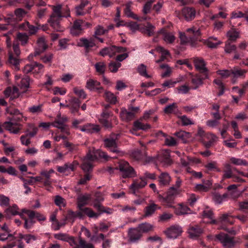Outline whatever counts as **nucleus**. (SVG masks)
<instances>
[{"label": "nucleus", "instance_id": "obj_1", "mask_svg": "<svg viewBox=\"0 0 248 248\" xmlns=\"http://www.w3.org/2000/svg\"><path fill=\"white\" fill-rule=\"evenodd\" d=\"M98 157L108 160V157L105 152L101 150H95L94 148L89 150L88 153L83 159V163L81 165L82 169L86 173L78 182L79 184H85L87 181L91 179L92 176L90 172L92 171L93 161Z\"/></svg>", "mask_w": 248, "mask_h": 248}, {"label": "nucleus", "instance_id": "obj_2", "mask_svg": "<svg viewBox=\"0 0 248 248\" xmlns=\"http://www.w3.org/2000/svg\"><path fill=\"white\" fill-rule=\"evenodd\" d=\"M53 13L51 15L50 18L48 20L50 26L57 31H63L64 28L62 27L60 24V21L62 17H67L70 16L69 9L66 7L65 15L62 13V5L52 6Z\"/></svg>", "mask_w": 248, "mask_h": 248}, {"label": "nucleus", "instance_id": "obj_3", "mask_svg": "<svg viewBox=\"0 0 248 248\" xmlns=\"http://www.w3.org/2000/svg\"><path fill=\"white\" fill-rule=\"evenodd\" d=\"M23 115L21 113L17 116L8 118L9 121L5 122L2 124V126L10 133L17 134L22 127V125L18 123L22 121Z\"/></svg>", "mask_w": 248, "mask_h": 248}, {"label": "nucleus", "instance_id": "obj_4", "mask_svg": "<svg viewBox=\"0 0 248 248\" xmlns=\"http://www.w3.org/2000/svg\"><path fill=\"white\" fill-rule=\"evenodd\" d=\"M182 192V190L181 188H175L174 186H171L167 191L165 197L159 194L158 198L164 205L169 207H172L175 197L180 195Z\"/></svg>", "mask_w": 248, "mask_h": 248}, {"label": "nucleus", "instance_id": "obj_5", "mask_svg": "<svg viewBox=\"0 0 248 248\" xmlns=\"http://www.w3.org/2000/svg\"><path fill=\"white\" fill-rule=\"evenodd\" d=\"M189 36H186L185 33L180 32V39L182 44L189 43L192 47L196 46L197 42L199 40V37L201 33L199 30H195L194 28H189L186 31Z\"/></svg>", "mask_w": 248, "mask_h": 248}, {"label": "nucleus", "instance_id": "obj_6", "mask_svg": "<svg viewBox=\"0 0 248 248\" xmlns=\"http://www.w3.org/2000/svg\"><path fill=\"white\" fill-rule=\"evenodd\" d=\"M90 198L91 196L89 194L79 195L77 199L78 208L79 210L83 211L89 217L97 218L100 216V214L94 212L89 208L84 207L88 204Z\"/></svg>", "mask_w": 248, "mask_h": 248}, {"label": "nucleus", "instance_id": "obj_7", "mask_svg": "<svg viewBox=\"0 0 248 248\" xmlns=\"http://www.w3.org/2000/svg\"><path fill=\"white\" fill-rule=\"evenodd\" d=\"M114 169L118 170L121 173L122 176L124 178L134 177L136 176V172L129 163L125 160H120Z\"/></svg>", "mask_w": 248, "mask_h": 248}, {"label": "nucleus", "instance_id": "obj_8", "mask_svg": "<svg viewBox=\"0 0 248 248\" xmlns=\"http://www.w3.org/2000/svg\"><path fill=\"white\" fill-rule=\"evenodd\" d=\"M68 120V119L66 116H63L61 117V114H59L57 115L55 120L53 123H51V125L60 129L62 132L69 135L70 133L69 126L65 124Z\"/></svg>", "mask_w": 248, "mask_h": 248}, {"label": "nucleus", "instance_id": "obj_9", "mask_svg": "<svg viewBox=\"0 0 248 248\" xmlns=\"http://www.w3.org/2000/svg\"><path fill=\"white\" fill-rule=\"evenodd\" d=\"M115 138L110 137L104 140L105 146L107 148L110 152L116 153L118 155L122 156L124 153L120 150L117 147L116 140H117V136H114Z\"/></svg>", "mask_w": 248, "mask_h": 248}, {"label": "nucleus", "instance_id": "obj_10", "mask_svg": "<svg viewBox=\"0 0 248 248\" xmlns=\"http://www.w3.org/2000/svg\"><path fill=\"white\" fill-rule=\"evenodd\" d=\"M193 62L196 70L205 76V78H209V70L206 67L204 60L202 58L196 57L194 58Z\"/></svg>", "mask_w": 248, "mask_h": 248}, {"label": "nucleus", "instance_id": "obj_11", "mask_svg": "<svg viewBox=\"0 0 248 248\" xmlns=\"http://www.w3.org/2000/svg\"><path fill=\"white\" fill-rule=\"evenodd\" d=\"M140 109L139 107H129L128 109L122 108L120 112V117L124 121H129L134 118L135 114Z\"/></svg>", "mask_w": 248, "mask_h": 248}, {"label": "nucleus", "instance_id": "obj_12", "mask_svg": "<svg viewBox=\"0 0 248 248\" xmlns=\"http://www.w3.org/2000/svg\"><path fill=\"white\" fill-rule=\"evenodd\" d=\"M103 201L104 197L102 194L100 192L96 193L93 206L99 212L98 214H100V215L103 213H109L101 204V202Z\"/></svg>", "mask_w": 248, "mask_h": 248}, {"label": "nucleus", "instance_id": "obj_13", "mask_svg": "<svg viewBox=\"0 0 248 248\" xmlns=\"http://www.w3.org/2000/svg\"><path fill=\"white\" fill-rule=\"evenodd\" d=\"M146 185V180L143 177H140L139 179H135L129 186L130 192L134 195H137L139 190L143 188Z\"/></svg>", "mask_w": 248, "mask_h": 248}, {"label": "nucleus", "instance_id": "obj_14", "mask_svg": "<svg viewBox=\"0 0 248 248\" xmlns=\"http://www.w3.org/2000/svg\"><path fill=\"white\" fill-rule=\"evenodd\" d=\"M216 238L222 244L224 248H233L234 246L233 238L227 234L220 233L216 235Z\"/></svg>", "mask_w": 248, "mask_h": 248}, {"label": "nucleus", "instance_id": "obj_15", "mask_svg": "<svg viewBox=\"0 0 248 248\" xmlns=\"http://www.w3.org/2000/svg\"><path fill=\"white\" fill-rule=\"evenodd\" d=\"M182 232V227L178 225H172L165 231L167 237L171 239L176 238L181 234Z\"/></svg>", "mask_w": 248, "mask_h": 248}, {"label": "nucleus", "instance_id": "obj_16", "mask_svg": "<svg viewBox=\"0 0 248 248\" xmlns=\"http://www.w3.org/2000/svg\"><path fill=\"white\" fill-rule=\"evenodd\" d=\"M81 102L78 98L76 97H71L69 100V104L66 105L65 107L69 108L71 113L75 115L77 113L78 115L80 114L79 113V108L80 106Z\"/></svg>", "mask_w": 248, "mask_h": 248}, {"label": "nucleus", "instance_id": "obj_17", "mask_svg": "<svg viewBox=\"0 0 248 248\" xmlns=\"http://www.w3.org/2000/svg\"><path fill=\"white\" fill-rule=\"evenodd\" d=\"M231 74L232 75L231 81L232 84H235L237 82L238 78H244L247 71L244 69H241L238 67H234L231 69Z\"/></svg>", "mask_w": 248, "mask_h": 248}, {"label": "nucleus", "instance_id": "obj_18", "mask_svg": "<svg viewBox=\"0 0 248 248\" xmlns=\"http://www.w3.org/2000/svg\"><path fill=\"white\" fill-rule=\"evenodd\" d=\"M80 46L85 47L86 52H89L90 48L96 45L95 37H91L89 38H81L80 39Z\"/></svg>", "mask_w": 248, "mask_h": 248}, {"label": "nucleus", "instance_id": "obj_19", "mask_svg": "<svg viewBox=\"0 0 248 248\" xmlns=\"http://www.w3.org/2000/svg\"><path fill=\"white\" fill-rule=\"evenodd\" d=\"M37 47L36 48L33 56H36L44 52L47 48V45L46 43L45 38H39L37 40ZM33 55H30V57H32Z\"/></svg>", "mask_w": 248, "mask_h": 248}, {"label": "nucleus", "instance_id": "obj_20", "mask_svg": "<svg viewBox=\"0 0 248 248\" xmlns=\"http://www.w3.org/2000/svg\"><path fill=\"white\" fill-rule=\"evenodd\" d=\"M187 232L190 238L197 239L203 233V230L198 225L190 226Z\"/></svg>", "mask_w": 248, "mask_h": 248}, {"label": "nucleus", "instance_id": "obj_21", "mask_svg": "<svg viewBox=\"0 0 248 248\" xmlns=\"http://www.w3.org/2000/svg\"><path fill=\"white\" fill-rule=\"evenodd\" d=\"M142 234L139 229L137 227L130 228L128 231V237L130 242L134 243L139 240L141 237Z\"/></svg>", "mask_w": 248, "mask_h": 248}, {"label": "nucleus", "instance_id": "obj_22", "mask_svg": "<svg viewBox=\"0 0 248 248\" xmlns=\"http://www.w3.org/2000/svg\"><path fill=\"white\" fill-rule=\"evenodd\" d=\"M206 79L205 76L202 77L199 74L192 75L191 82L192 85L191 88L193 90L197 89L203 84V80Z\"/></svg>", "mask_w": 248, "mask_h": 248}, {"label": "nucleus", "instance_id": "obj_23", "mask_svg": "<svg viewBox=\"0 0 248 248\" xmlns=\"http://www.w3.org/2000/svg\"><path fill=\"white\" fill-rule=\"evenodd\" d=\"M182 14L187 21L193 19L196 15V11L193 7H185L182 11Z\"/></svg>", "mask_w": 248, "mask_h": 248}, {"label": "nucleus", "instance_id": "obj_24", "mask_svg": "<svg viewBox=\"0 0 248 248\" xmlns=\"http://www.w3.org/2000/svg\"><path fill=\"white\" fill-rule=\"evenodd\" d=\"M157 33V34H162L163 40L168 43L171 44L175 39V37L172 33L167 32L164 29H161Z\"/></svg>", "mask_w": 248, "mask_h": 248}, {"label": "nucleus", "instance_id": "obj_25", "mask_svg": "<svg viewBox=\"0 0 248 248\" xmlns=\"http://www.w3.org/2000/svg\"><path fill=\"white\" fill-rule=\"evenodd\" d=\"M158 160L165 165H170L171 160L170 158V152L169 150H163L159 155Z\"/></svg>", "mask_w": 248, "mask_h": 248}, {"label": "nucleus", "instance_id": "obj_26", "mask_svg": "<svg viewBox=\"0 0 248 248\" xmlns=\"http://www.w3.org/2000/svg\"><path fill=\"white\" fill-rule=\"evenodd\" d=\"M171 177L167 172H162L158 176V182L161 186H166L170 184Z\"/></svg>", "mask_w": 248, "mask_h": 248}, {"label": "nucleus", "instance_id": "obj_27", "mask_svg": "<svg viewBox=\"0 0 248 248\" xmlns=\"http://www.w3.org/2000/svg\"><path fill=\"white\" fill-rule=\"evenodd\" d=\"M80 130L83 132L92 134L98 132L100 130V128L97 125L87 124L81 127Z\"/></svg>", "mask_w": 248, "mask_h": 248}, {"label": "nucleus", "instance_id": "obj_28", "mask_svg": "<svg viewBox=\"0 0 248 248\" xmlns=\"http://www.w3.org/2000/svg\"><path fill=\"white\" fill-rule=\"evenodd\" d=\"M155 27L149 22H147L144 27L140 28V31L148 36H151L155 34Z\"/></svg>", "mask_w": 248, "mask_h": 248}, {"label": "nucleus", "instance_id": "obj_29", "mask_svg": "<svg viewBox=\"0 0 248 248\" xmlns=\"http://www.w3.org/2000/svg\"><path fill=\"white\" fill-rule=\"evenodd\" d=\"M86 87L90 90H97L98 92L103 90L102 87L100 86V82L93 79H90L87 82Z\"/></svg>", "mask_w": 248, "mask_h": 248}, {"label": "nucleus", "instance_id": "obj_30", "mask_svg": "<svg viewBox=\"0 0 248 248\" xmlns=\"http://www.w3.org/2000/svg\"><path fill=\"white\" fill-rule=\"evenodd\" d=\"M89 3L87 0H81L80 4L75 8L76 13L77 16H83L86 14L85 11H83L84 8Z\"/></svg>", "mask_w": 248, "mask_h": 248}, {"label": "nucleus", "instance_id": "obj_31", "mask_svg": "<svg viewBox=\"0 0 248 248\" xmlns=\"http://www.w3.org/2000/svg\"><path fill=\"white\" fill-rule=\"evenodd\" d=\"M202 216L204 218H207L211 220L210 221H207V223L214 224L217 223V221L214 218L212 211L209 209L208 208L202 212Z\"/></svg>", "mask_w": 248, "mask_h": 248}, {"label": "nucleus", "instance_id": "obj_32", "mask_svg": "<svg viewBox=\"0 0 248 248\" xmlns=\"http://www.w3.org/2000/svg\"><path fill=\"white\" fill-rule=\"evenodd\" d=\"M224 169L223 170V178L224 179L231 178L233 176L232 170H233L231 165L229 163H226L224 165Z\"/></svg>", "mask_w": 248, "mask_h": 248}, {"label": "nucleus", "instance_id": "obj_33", "mask_svg": "<svg viewBox=\"0 0 248 248\" xmlns=\"http://www.w3.org/2000/svg\"><path fill=\"white\" fill-rule=\"evenodd\" d=\"M114 49H115V46L105 47L100 50L99 54L103 57L107 55H108L110 57H112L113 56L115 55Z\"/></svg>", "mask_w": 248, "mask_h": 248}, {"label": "nucleus", "instance_id": "obj_34", "mask_svg": "<svg viewBox=\"0 0 248 248\" xmlns=\"http://www.w3.org/2000/svg\"><path fill=\"white\" fill-rule=\"evenodd\" d=\"M157 208V205L155 203H152L147 206L144 209V216L147 217L152 216Z\"/></svg>", "mask_w": 248, "mask_h": 248}, {"label": "nucleus", "instance_id": "obj_35", "mask_svg": "<svg viewBox=\"0 0 248 248\" xmlns=\"http://www.w3.org/2000/svg\"><path fill=\"white\" fill-rule=\"evenodd\" d=\"M8 62L11 64L15 66V69L16 71L19 70V61L18 59L13 56V55L11 51H9V59Z\"/></svg>", "mask_w": 248, "mask_h": 248}, {"label": "nucleus", "instance_id": "obj_36", "mask_svg": "<svg viewBox=\"0 0 248 248\" xmlns=\"http://www.w3.org/2000/svg\"><path fill=\"white\" fill-rule=\"evenodd\" d=\"M140 232L142 233H147L153 229V226L148 223H143L139 225L137 227Z\"/></svg>", "mask_w": 248, "mask_h": 248}, {"label": "nucleus", "instance_id": "obj_37", "mask_svg": "<svg viewBox=\"0 0 248 248\" xmlns=\"http://www.w3.org/2000/svg\"><path fill=\"white\" fill-rule=\"evenodd\" d=\"M161 134L165 137V144L168 146H174L177 145V141L174 138L170 136H167L165 133L160 132Z\"/></svg>", "mask_w": 248, "mask_h": 248}, {"label": "nucleus", "instance_id": "obj_38", "mask_svg": "<svg viewBox=\"0 0 248 248\" xmlns=\"http://www.w3.org/2000/svg\"><path fill=\"white\" fill-rule=\"evenodd\" d=\"M16 38L21 42L22 46H25L28 43L29 36L25 33L18 32Z\"/></svg>", "mask_w": 248, "mask_h": 248}, {"label": "nucleus", "instance_id": "obj_39", "mask_svg": "<svg viewBox=\"0 0 248 248\" xmlns=\"http://www.w3.org/2000/svg\"><path fill=\"white\" fill-rule=\"evenodd\" d=\"M177 111V106L175 103L166 106L164 109V112L167 114L176 113Z\"/></svg>", "mask_w": 248, "mask_h": 248}, {"label": "nucleus", "instance_id": "obj_40", "mask_svg": "<svg viewBox=\"0 0 248 248\" xmlns=\"http://www.w3.org/2000/svg\"><path fill=\"white\" fill-rule=\"evenodd\" d=\"M83 23L81 20H76L74 22L72 28L71 30V33L76 35L77 33L75 31H80L81 30V25Z\"/></svg>", "mask_w": 248, "mask_h": 248}, {"label": "nucleus", "instance_id": "obj_41", "mask_svg": "<svg viewBox=\"0 0 248 248\" xmlns=\"http://www.w3.org/2000/svg\"><path fill=\"white\" fill-rule=\"evenodd\" d=\"M78 248H94V245L88 243L80 236L78 237Z\"/></svg>", "mask_w": 248, "mask_h": 248}, {"label": "nucleus", "instance_id": "obj_42", "mask_svg": "<svg viewBox=\"0 0 248 248\" xmlns=\"http://www.w3.org/2000/svg\"><path fill=\"white\" fill-rule=\"evenodd\" d=\"M134 126L136 130H145L150 128L151 126L148 124H144L139 121H137L134 123Z\"/></svg>", "mask_w": 248, "mask_h": 248}, {"label": "nucleus", "instance_id": "obj_43", "mask_svg": "<svg viewBox=\"0 0 248 248\" xmlns=\"http://www.w3.org/2000/svg\"><path fill=\"white\" fill-rule=\"evenodd\" d=\"M106 100L111 104H115L117 102L116 96L110 92H106L105 94Z\"/></svg>", "mask_w": 248, "mask_h": 248}, {"label": "nucleus", "instance_id": "obj_44", "mask_svg": "<svg viewBox=\"0 0 248 248\" xmlns=\"http://www.w3.org/2000/svg\"><path fill=\"white\" fill-rule=\"evenodd\" d=\"M205 167L209 170H215L217 172L221 171V170L217 167V163L216 161L208 162L205 165Z\"/></svg>", "mask_w": 248, "mask_h": 248}, {"label": "nucleus", "instance_id": "obj_45", "mask_svg": "<svg viewBox=\"0 0 248 248\" xmlns=\"http://www.w3.org/2000/svg\"><path fill=\"white\" fill-rule=\"evenodd\" d=\"M63 145L68 151L70 152L77 151L78 149L77 145L69 142L67 140H64L63 141Z\"/></svg>", "mask_w": 248, "mask_h": 248}, {"label": "nucleus", "instance_id": "obj_46", "mask_svg": "<svg viewBox=\"0 0 248 248\" xmlns=\"http://www.w3.org/2000/svg\"><path fill=\"white\" fill-rule=\"evenodd\" d=\"M231 162L235 165L247 166L248 163L246 160L240 158H237L232 157L230 158Z\"/></svg>", "mask_w": 248, "mask_h": 248}, {"label": "nucleus", "instance_id": "obj_47", "mask_svg": "<svg viewBox=\"0 0 248 248\" xmlns=\"http://www.w3.org/2000/svg\"><path fill=\"white\" fill-rule=\"evenodd\" d=\"M54 202L56 205L60 207H64L66 205L65 200L61 196L59 195L55 197Z\"/></svg>", "mask_w": 248, "mask_h": 248}, {"label": "nucleus", "instance_id": "obj_48", "mask_svg": "<svg viewBox=\"0 0 248 248\" xmlns=\"http://www.w3.org/2000/svg\"><path fill=\"white\" fill-rule=\"evenodd\" d=\"M138 71L140 75L145 77L147 78H151V76L147 73L146 66L143 64H141L138 66Z\"/></svg>", "mask_w": 248, "mask_h": 248}, {"label": "nucleus", "instance_id": "obj_49", "mask_svg": "<svg viewBox=\"0 0 248 248\" xmlns=\"http://www.w3.org/2000/svg\"><path fill=\"white\" fill-rule=\"evenodd\" d=\"M121 66V63L120 62H111L108 65V68L111 72L115 73Z\"/></svg>", "mask_w": 248, "mask_h": 248}, {"label": "nucleus", "instance_id": "obj_50", "mask_svg": "<svg viewBox=\"0 0 248 248\" xmlns=\"http://www.w3.org/2000/svg\"><path fill=\"white\" fill-rule=\"evenodd\" d=\"M231 70H219L217 71V74L220 75L223 78H226L232 75Z\"/></svg>", "mask_w": 248, "mask_h": 248}, {"label": "nucleus", "instance_id": "obj_51", "mask_svg": "<svg viewBox=\"0 0 248 248\" xmlns=\"http://www.w3.org/2000/svg\"><path fill=\"white\" fill-rule=\"evenodd\" d=\"M96 71L101 74H104L106 69V65L103 62H99L95 64Z\"/></svg>", "mask_w": 248, "mask_h": 248}, {"label": "nucleus", "instance_id": "obj_52", "mask_svg": "<svg viewBox=\"0 0 248 248\" xmlns=\"http://www.w3.org/2000/svg\"><path fill=\"white\" fill-rule=\"evenodd\" d=\"M74 93L77 95L79 98L85 99L86 97V94L83 89H79L78 87H75L73 89Z\"/></svg>", "mask_w": 248, "mask_h": 248}, {"label": "nucleus", "instance_id": "obj_53", "mask_svg": "<svg viewBox=\"0 0 248 248\" xmlns=\"http://www.w3.org/2000/svg\"><path fill=\"white\" fill-rule=\"evenodd\" d=\"M155 0H149L144 5L143 8V13L144 14H148L150 12L152 4L154 2Z\"/></svg>", "mask_w": 248, "mask_h": 248}, {"label": "nucleus", "instance_id": "obj_54", "mask_svg": "<svg viewBox=\"0 0 248 248\" xmlns=\"http://www.w3.org/2000/svg\"><path fill=\"white\" fill-rule=\"evenodd\" d=\"M238 33L233 30L229 31L227 32V36L229 40L232 41H235L238 37Z\"/></svg>", "mask_w": 248, "mask_h": 248}, {"label": "nucleus", "instance_id": "obj_55", "mask_svg": "<svg viewBox=\"0 0 248 248\" xmlns=\"http://www.w3.org/2000/svg\"><path fill=\"white\" fill-rule=\"evenodd\" d=\"M230 216H231L228 214H224L221 215L218 218V219L217 220V223L218 222H220L232 224V223L229 220V217Z\"/></svg>", "mask_w": 248, "mask_h": 248}, {"label": "nucleus", "instance_id": "obj_56", "mask_svg": "<svg viewBox=\"0 0 248 248\" xmlns=\"http://www.w3.org/2000/svg\"><path fill=\"white\" fill-rule=\"evenodd\" d=\"M30 86V78L28 76H26L21 80V87L22 88L27 89Z\"/></svg>", "mask_w": 248, "mask_h": 248}, {"label": "nucleus", "instance_id": "obj_57", "mask_svg": "<svg viewBox=\"0 0 248 248\" xmlns=\"http://www.w3.org/2000/svg\"><path fill=\"white\" fill-rule=\"evenodd\" d=\"M42 105L33 106L29 108V111L32 113H39L42 111Z\"/></svg>", "mask_w": 248, "mask_h": 248}, {"label": "nucleus", "instance_id": "obj_58", "mask_svg": "<svg viewBox=\"0 0 248 248\" xmlns=\"http://www.w3.org/2000/svg\"><path fill=\"white\" fill-rule=\"evenodd\" d=\"M190 89V87L186 85H182L177 88L178 93H179L182 94H186L188 93Z\"/></svg>", "mask_w": 248, "mask_h": 248}, {"label": "nucleus", "instance_id": "obj_59", "mask_svg": "<svg viewBox=\"0 0 248 248\" xmlns=\"http://www.w3.org/2000/svg\"><path fill=\"white\" fill-rule=\"evenodd\" d=\"M26 14L27 12L22 8H18L15 11V14L18 18L23 17Z\"/></svg>", "mask_w": 248, "mask_h": 248}, {"label": "nucleus", "instance_id": "obj_60", "mask_svg": "<svg viewBox=\"0 0 248 248\" xmlns=\"http://www.w3.org/2000/svg\"><path fill=\"white\" fill-rule=\"evenodd\" d=\"M132 5V1H129L125 4L124 13L128 17H130L131 15H132V14L133 13L131 10V7Z\"/></svg>", "mask_w": 248, "mask_h": 248}, {"label": "nucleus", "instance_id": "obj_61", "mask_svg": "<svg viewBox=\"0 0 248 248\" xmlns=\"http://www.w3.org/2000/svg\"><path fill=\"white\" fill-rule=\"evenodd\" d=\"M54 236L55 239L66 242L69 235L66 233H59L55 234Z\"/></svg>", "mask_w": 248, "mask_h": 248}, {"label": "nucleus", "instance_id": "obj_62", "mask_svg": "<svg viewBox=\"0 0 248 248\" xmlns=\"http://www.w3.org/2000/svg\"><path fill=\"white\" fill-rule=\"evenodd\" d=\"M127 26L133 31H135L137 30L140 31V29L139 27V25L135 22H130L128 23L127 24Z\"/></svg>", "mask_w": 248, "mask_h": 248}, {"label": "nucleus", "instance_id": "obj_63", "mask_svg": "<svg viewBox=\"0 0 248 248\" xmlns=\"http://www.w3.org/2000/svg\"><path fill=\"white\" fill-rule=\"evenodd\" d=\"M18 207L16 205H14L11 207H9L6 210V213H10L13 215L19 214L17 211Z\"/></svg>", "mask_w": 248, "mask_h": 248}, {"label": "nucleus", "instance_id": "obj_64", "mask_svg": "<svg viewBox=\"0 0 248 248\" xmlns=\"http://www.w3.org/2000/svg\"><path fill=\"white\" fill-rule=\"evenodd\" d=\"M106 32V30L104 29V28L101 26H98L96 27L95 31L94 32V35L93 36V37L97 38V37L99 35H101L105 34Z\"/></svg>", "mask_w": 248, "mask_h": 248}]
</instances>
